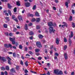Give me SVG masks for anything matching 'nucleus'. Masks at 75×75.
Instances as JSON below:
<instances>
[{
	"label": "nucleus",
	"mask_w": 75,
	"mask_h": 75,
	"mask_svg": "<svg viewBox=\"0 0 75 75\" xmlns=\"http://www.w3.org/2000/svg\"><path fill=\"white\" fill-rule=\"evenodd\" d=\"M25 5L26 7H29L30 6V4L28 2H27L25 3Z\"/></svg>",
	"instance_id": "nucleus-12"
},
{
	"label": "nucleus",
	"mask_w": 75,
	"mask_h": 75,
	"mask_svg": "<svg viewBox=\"0 0 75 75\" xmlns=\"http://www.w3.org/2000/svg\"><path fill=\"white\" fill-rule=\"evenodd\" d=\"M4 12L6 13V16H8V13H7V11H4Z\"/></svg>",
	"instance_id": "nucleus-25"
},
{
	"label": "nucleus",
	"mask_w": 75,
	"mask_h": 75,
	"mask_svg": "<svg viewBox=\"0 0 75 75\" xmlns=\"http://www.w3.org/2000/svg\"><path fill=\"white\" fill-rule=\"evenodd\" d=\"M64 41L65 42H67V40L65 38H64Z\"/></svg>",
	"instance_id": "nucleus-34"
},
{
	"label": "nucleus",
	"mask_w": 75,
	"mask_h": 75,
	"mask_svg": "<svg viewBox=\"0 0 75 75\" xmlns=\"http://www.w3.org/2000/svg\"><path fill=\"white\" fill-rule=\"evenodd\" d=\"M5 19H6V20H8V21H10V19H9V17H6L5 18Z\"/></svg>",
	"instance_id": "nucleus-30"
},
{
	"label": "nucleus",
	"mask_w": 75,
	"mask_h": 75,
	"mask_svg": "<svg viewBox=\"0 0 75 75\" xmlns=\"http://www.w3.org/2000/svg\"><path fill=\"white\" fill-rule=\"evenodd\" d=\"M25 50L26 51H27V50H28V49L27 48V47H25Z\"/></svg>",
	"instance_id": "nucleus-50"
},
{
	"label": "nucleus",
	"mask_w": 75,
	"mask_h": 75,
	"mask_svg": "<svg viewBox=\"0 0 75 75\" xmlns=\"http://www.w3.org/2000/svg\"><path fill=\"white\" fill-rule=\"evenodd\" d=\"M70 38H69V44H71V43H72V42H71V39H70Z\"/></svg>",
	"instance_id": "nucleus-38"
},
{
	"label": "nucleus",
	"mask_w": 75,
	"mask_h": 75,
	"mask_svg": "<svg viewBox=\"0 0 75 75\" xmlns=\"http://www.w3.org/2000/svg\"><path fill=\"white\" fill-rule=\"evenodd\" d=\"M6 58L8 59V63L9 64V65H11V62H10V61H11V58H10V57H7Z\"/></svg>",
	"instance_id": "nucleus-5"
},
{
	"label": "nucleus",
	"mask_w": 75,
	"mask_h": 75,
	"mask_svg": "<svg viewBox=\"0 0 75 75\" xmlns=\"http://www.w3.org/2000/svg\"><path fill=\"white\" fill-rule=\"evenodd\" d=\"M1 60L3 61V62H5L6 61V58L5 57H2V58L1 59Z\"/></svg>",
	"instance_id": "nucleus-10"
},
{
	"label": "nucleus",
	"mask_w": 75,
	"mask_h": 75,
	"mask_svg": "<svg viewBox=\"0 0 75 75\" xmlns=\"http://www.w3.org/2000/svg\"><path fill=\"white\" fill-rule=\"evenodd\" d=\"M15 69L12 68L11 70V72H12L13 73H14V72H15Z\"/></svg>",
	"instance_id": "nucleus-16"
},
{
	"label": "nucleus",
	"mask_w": 75,
	"mask_h": 75,
	"mask_svg": "<svg viewBox=\"0 0 75 75\" xmlns=\"http://www.w3.org/2000/svg\"><path fill=\"white\" fill-rule=\"evenodd\" d=\"M4 47L6 48H9L10 47L11 48H12V45L10 44H5L4 45Z\"/></svg>",
	"instance_id": "nucleus-3"
},
{
	"label": "nucleus",
	"mask_w": 75,
	"mask_h": 75,
	"mask_svg": "<svg viewBox=\"0 0 75 75\" xmlns=\"http://www.w3.org/2000/svg\"><path fill=\"white\" fill-rule=\"evenodd\" d=\"M59 39L58 38H57L56 41V43L57 44H59Z\"/></svg>",
	"instance_id": "nucleus-14"
},
{
	"label": "nucleus",
	"mask_w": 75,
	"mask_h": 75,
	"mask_svg": "<svg viewBox=\"0 0 75 75\" xmlns=\"http://www.w3.org/2000/svg\"><path fill=\"white\" fill-rule=\"evenodd\" d=\"M36 44L37 47L39 48H42V46L40 42H36Z\"/></svg>",
	"instance_id": "nucleus-4"
},
{
	"label": "nucleus",
	"mask_w": 75,
	"mask_h": 75,
	"mask_svg": "<svg viewBox=\"0 0 75 75\" xmlns=\"http://www.w3.org/2000/svg\"><path fill=\"white\" fill-rule=\"evenodd\" d=\"M13 57L14 58H16V53H14L13 54Z\"/></svg>",
	"instance_id": "nucleus-28"
},
{
	"label": "nucleus",
	"mask_w": 75,
	"mask_h": 75,
	"mask_svg": "<svg viewBox=\"0 0 75 75\" xmlns=\"http://www.w3.org/2000/svg\"><path fill=\"white\" fill-rule=\"evenodd\" d=\"M41 59H42V58H41V57H39L38 58V59H39V60H41Z\"/></svg>",
	"instance_id": "nucleus-56"
},
{
	"label": "nucleus",
	"mask_w": 75,
	"mask_h": 75,
	"mask_svg": "<svg viewBox=\"0 0 75 75\" xmlns=\"http://www.w3.org/2000/svg\"><path fill=\"white\" fill-rule=\"evenodd\" d=\"M72 25H73V28H75V23H72Z\"/></svg>",
	"instance_id": "nucleus-35"
},
{
	"label": "nucleus",
	"mask_w": 75,
	"mask_h": 75,
	"mask_svg": "<svg viewBox=\"0 0 75 75\" xmlns=\"http://www.w3.org/2000/svg\"><path fill=\"white\" fill-rule=\"evenodd\" d=\"M18 68H19V67H18V66H16V69L17 70H18Z\"/></svg>",
	"instance_id": "nucleus-61"
},
{
	"label": "nucleus",
	"mask_w": 75,
	"mask_h": 75,
	"mask_svg": "<svg viewBox=\"0 0 75 75\" xmlns=\"http://www.w3.org/2000/svg\"><path fill=\"white\" fill-rule=\"evenodd\" d=\"M64 57L65 59H68V55H67V53H64Z\"/></svg>",
	"instance_id": "nucleus-7"
},
{
	"label": "nucleus",
	"mask_w": 75,
	"mask_h": 75,
	"mask_svg": "<svg viewBox=\"0 0 75 75\" xmlns=\"http://www.w3.org/2000/svg\"><path fill=\"white\" fill-rule=\"evenodd\" d=\"M65 4L66 7H67V8H68V2H66L65 3Z\"/></svg>",
	"instance_id": "nucleus-27"
},
{
	"label": "nucleus",
	"mask_w": 75,
	"mask_h": 75,
	"mask_svg": "<svg viewBox=\"0 0 75 75\" xmlns=\"http://www.w3.org/2000/svg\"><path fill=\"white\" fill-rule=\"evenodd\" d=\"M72 14H75V10H72Z\"/></svg>",
	"instance_id": "nucleus-39"
},
{
	"label": "nucleus",
	"mask_w": 75,
	"mask_h": 75,
	"mask_svg": "<svg viewBox=\"0 0 75 75\" xmlns=\"http://www.w3.org/2000/svg\"><path fill=\"white\" fill-rule=\"evenodd\" d=\"M47 65L48 67H50V63H48L47 64Z\"/></svg>",
	"instance_id": "nucleus-54"
},
{
	"label": "nucleus",
	"mask_w": 75,
	"mask_h": 75,
	"mask_svg": "<svg viewBox=\"0 0 75 75\" xmlns=\"http://www.w3.org/2000/svg\"><path fill=\"white\" fill-rule=\"evenodd\" d=\"M1 69L3 71H4V70H5V68L4 67H1Z\"/></svg>",
	"instance_id": "nucleus-40"
},
{
	"label": "nucleus",
	"mask_w": 75,
	"mask_h": 75,
	"mask_svg": "<svg viewBox=\"0 0 75 75\" xmlns=\"http://www.w3.org/2000/svg\"><path fill=\"white\" fill-rule=\"evenodd\" d=\"M35 15L36 16H37V17H39L40 16V15H39V14H38V12H36L35 13Z\"/></svg>",
	"instance_id": "nucleus-21"
},
{
	"label": "nucleus",
	"mask_w": 75,
	"mask_h": 75,
	"mask_svg": "<svg viewBox=\"0 0 75 75\" xmlns=\"http://www.w3.org/2000/svg\"><path fill=\"white\" fill-rule=\"evenodd\" d=\"M28 70L27 69H25V74H27V73H28Z\"/></svg>",
	"instance_id": "nucleus-47"
},
{
	"label": "nucleus",
	"mask_w": 75,
	"mask_h": 75,
	"mask_svg": "<svg viewBox=\"0 0 75 75\" xmlns=\"http://www.w3.org/2000/svg\"><path fill=\"white\" fill-rule=\"evenodd\" d=\"M33 36H31L30 37H29L30 40H33Z\"/></svg>",
	"instance_id": "nucleus-59"
},
{
	"label": "nucleus",
	"mask_w": 75,
	"mask_h": 75,
	"mask_svg": "<svg viewBox=\"0 0 75 75\" xmlns=\"http://www.w3.org/2000/svg\"><path fill=\"white\" fill-rule=\"evenodd\" d=\"M17 57L18 58H20V55L18 54H17Z\"/></svg>",
	"instance_id": "nucleus-58"
},
{
	"label": "nucleus",
	"mask_w": 75,
	"mask_h": 75,
	"mask_svg": "<svg viewBox=\"0 0 75 75\" xmlns=\"http://www.w3.org/2000/svg\"><path fill=\"white\" fill-rule=\"evenodd\" d=\"M12 19H13V20H14V18H15V16H12Z\"/></svg>",
	"instance_id": "nucleus-57"
},
{
	"label": "nucleus",
	"mask_w": 75,
	"mask_h": 75,
	"mask_svg": "<svg viewBox=\"0 0 75 75\" xmlns=\"http://www.w3.org/2000/svg\"><path fill=\"white\" fill-rule=\"evenodd\" d=\"M53 26H57V25L56 24V23H54L53 24Z\"/></svg>",
	"instance_id": "nucleus-60"
},
{
	"label": "nucleus",
	"mask_w": 75,
	"mask_h": 75,
	"mask_svg": "<svg viewBox=\"0 0 75 75\" xmlns=\"http://www.w3.org/2000/svg\"><path fill=\"white\" fill-rule=\"evenodd\" d=\"M74 75V72H72L71 74V75Z\"/></svg>",
	"instance_id": "nucleus-63"
},
{
	"label": "nucleus",
	"mask_w": 75,
	"mask_h": 75,
	"mask_svg": "<svg viewBox=\"0 0 75 75\" xmlns=\"http://www.w3.org/2000/svg\"><path fill=\"white\" fill-rule=\"evenodd\" d=\"M4 28H7V25L6 24H4Z\"/></svg>",
	"instance_id": "nucleus-31"
},
{
	"label": "nucleus",
	"mask_w": 75,
	"mask_h": 75,
	"mask_svg": "<svg viewBox=\"0 0 75 75\" xmlns=\"http://www.w3.org/2000/svg\"><path fill=\"white\" fill-rule=\"evenodd\" d=\"M54 28L52 27H50L49 28V31L50 33L51 34L52 32V33H54L55 31V30H53Z\"/></svg>",
	"instance_id": "nucleus-2"
},
{
	"label": "nucleus",
	"mask_w": 75,
	"mask_h": 75,
	"mask_svg": "<svg viewBox=\"0 0 75 75\" xmlns=\"http://www.w3.org/2000/svg\"><path fill=\"white\" fill-rule=\"evenodd\" d=\"M19 49H22L23 48V47L21 45H20L19 46Z\"/></svg>",
	"instance_id": "nucleus-42"
},
{
	"label": "nucleus",
	"mask_w": 75,
	"mask_h": 75,
	"mask_svg": "<svg viewBox=\"0 0 75 75\" xmlns=\"http://www.w3.org/2000/svg\"><path fill=\"white\" fill-rule=\"evenodd\" d=\"M17 29H16V28H14L13 29V31H14V32H15V31H16Z\"/></svg>",
	"instance_id": "nucleus-55"
},
{
	"label": "nucleus",
	"mask_w": 75,
	"mask_h": 75,
	"mask_svg": "<svg viewBox=\"0 0 75 75\" xmlns=\"http://www.w3.org/2000/svg\"><path fill=\"white\" fill-rule=\"evenodd\" d=\"M20 64L21 65H23V62H22V60L21 61Z\"/></svg>",
	"instance_id": "nucleus-53"
},
{
	"label": "nucleus",
	"mask_w": 75,
	"mask_h": 75,
	"mask_svg": "<svg viewBox=\"0 0 75 75\" xmlns=\"http://www.w3.org/2000/svg\"><path fill=\"white\" fill-rule=\"evenodd\" d=\"M54 74H56V75H58V73L59 72V70L56 69L54 70Z\"/></svg>",
	"instance_id": "nucleus-6"
},
{
	"label": "nucleus",
	"mask_w": 75,
	"mask_h": 75,
	"mask_svg": "<svg viewBox=\"0 0 75 75\" xmlns=\"http://www.w3.org/2000/svg\"><path fill=\"white\" fill-rule=\"evenodd\" d=\"M38 36L39 38H43V36L41 35H39Z\"/></svg>",
	"instance_id": "nucleus-22"
},
{
	"label": "nucleus",
	"mask_w": 75,
	"mask_h": 75,
	"mask_svg": "<svg viewBox=\"0 0 75 75\" xmlns=\"http://www.w3.org/2000/svg\"><path fill=\"white\" fill-rule=\"evenodd\" d=\"M9 40L11 41L12 42V44L14 45L16 44V42H15V40H16V38H9Z\"/></svg>",
	"instance_id": "nucleus-1"
},
{
	"label": "nucleus",
	"mask_w": 75,
	"mask_h": 75,
	"mask_svg": "<svg viewBox=\"0 0 75 75\" xmlns=\"http://www.w3.org/2000/svg\"><path fill=\"white\" fill-rule=\"evenodd\" d=\"M4 74L5 75H8V73H7V72L5 71L4 72Z\"/></svg>",
	"instance_id": "nucleus-45"
},
{
	"label": "nucleus",
	"mask_w": 75,
	"mask_h": 75,
	"mask_svg": "<svg viewBox=\"0 0 75 75\" xmlns=\"http://www.w3.org/2000/svg\"><path fill=\"white\" fill-rule=\"evenodd\" d=\"M63 74V72L61 71H59V73H58V75H62Z\"/></svg>",
	"instance_id": "nucleus-17"
},
{
	"label": "nucleus",
	"mask_w": 75,
	"mask_h": 75,
	"mask_svg": "<svg viewBox=\"0 0 75 75\" xmlns=\"http://www.w3.org/2000/svg\"><path fill=\"white\" fill-rule=\"evenodd\" d=\"M9 35L10 36V37H11V36H12L13 35V34L12 33H10L9 34Z\"/></svg>",
	"instance_id": "nucleus-49"
},
{
	"label": "nucleus",
	"mask_w": 75,
	"mask_h": 75,
	"mask_svg": "<svg viewBox=\"0 0 75 75\" xmlns=\"http://www.w3.org/2000/svg\"><path fill=\"white\" fill-rule=\"evenodd\" d=\"M40 18H37L36 19V21L37 22H39V21H40Z\"/></svg>",
	"instance_id": "nucleus-19"
},
{
	"label": "nucleus",
	"mask_w": 75,
	"mask_h": 75,
	"mask_svg": "<svg viewBox=\"0 0 75 75\" xmlns=\"http://www.w3.org/2000/svg\"><path fill=\"white\" fill-rule=\"evenodd\" d=\"M14 21H16V22L17 23L18 22V19L17 18H15L14 19Z\"/></svg>",
	"instance_id": "nucleus-43"
},
{
	"label": "nucleus",
	"mask_w": 75,
	"mask_h": 75,
	"mask_svg": "<svg viewBox=\"0 0 75 75\" xmlns=\"http://www.w3.org/2000/svg\"><path fill=\"white\" fill-rule=\"evenodd\" d=\"M25 65L26 66V67H27L28 65V62H26L25 63Z\"/></svg>",
	"instance_id": "nucleus-37"
},
{
	"label": "nucleus",
	"mask_w": 75,
	"mask_h": 75,
	"mask_svg": "<svg viewBox=\"0 0 75 75\" xmlns=\"http://www.w3.org/2000/svg\"><path fill=\"white\" fill-rule=\"evenodd\" d=\"M63 24H64V25H62V27H63V28H64L65 26V27H67V23L65 22H63Z\"/></svg>",
	"instance_id": "nucleus-9"
},
{
	"label": "nucleus",
	"mask_w": 75,
	"mask_h": 75,
	"mask_svg": "<svg viewBox=\"0 0 75 75\" xmlns=\"http://www.w3.org/2000/svg\"><path fill=\"white\" fill-rule=\"evenodd\" d=\"M74 35V34H73V32L72 31L71 32V35L69 36L70 38H72Z\"/></svg>",
	"instance_id": "nucleus-15"
},
{
	"label": "nucleus",
	"mask_w": 75,
	"mask_h": 75,
	"mask_svg": "<svg viewBox=\"0 0 75 75\" xmlns=\"http://www.w3.org/2000/svg\"><path fill=\"white\" fill-rule=\"evenodd\" d=\"M67 48V46L65 45L63 47V49L64 50H66Z\"/></svg>",
	"instance_id": "nucleus-23"
},
{
	"label": "nucleus",
	"mask_w": 75,
	"mask_h": 75,
	"mask_svg": "<svg viewBox=\"0 0 75 75\" xmlns=\"http://www.w3.org/2000/svg\"><path fill=\"white\" fill-rule=\"evenodd\" d=\"M34 34V33L32 31H30V32H29V35H33Z\"/></svg>",
	"instance_id": "nucleus-26"
},
{
	"label": "nucleus",
	"mask_w": 75,
	"mask_h": 75,
	"mask_svg": "<svg viewBox=\"0 0 75 75\" xmlns=\"http://www.w3.org/2000/svg\"><path fill=\"white\" fill-rule=\"evenodd\" d=\"M17 8H15L13 10L14 11V12H16V11H17Z\"/></svg>",
	"instance_id": "nucleus-44"
},
{
	"label": "nucleus",
	"mask_w": 75,
	"mask_h": 75,
	"mask_svg": "<svg viewBox=\"0 0 75 75\" xmlns=\"http://www.w3.org/2000/svg\"><path fill=\"white\" fill-rule=\"evenodd\" d=\"M18 18L19 21H23V18H22L21 16H18Z\"/></svg>",
	"instance_id": "nucleus-8"
},
{
	"label": "nucleus",
	"mask_w": 75,
	"mask_h": 75,
	"mask_svg": "<svg viewBox=\"0 0 75 75\" xmlns=\"http://www.w3.org/2000/svg\"><path fill=\"white\" fill-rule=\"evenodd\" d=\"M48 25L49 27H51L52 25H53L52 22H50L48 23Z\"/></svg>",
	"instance_id": "nucleus-11"
},
{
	"label": "nucleus",
	"mask_w": 75,
	"mask_h": 75,
	"mask_svg": "<svg viewBox=\"0 0 75 75\" xmlns=\"http://www.w3.org/2000/svg\"><path fill=\"white\" fill-rule=\"evenodd\" d=\"M25 30H28V25L27 24H25Z\"/></svg>",
	"instance_id": "nucleus-18"
},
{
	"label": "nucleus",
	"mask_w": 75,
	"mask_h": 75,
	"mask_svg": "<svg viewBox=\"0 0 75 75\" xmlns=\"http://www.w3.org/2000/svg\"><path fill=\"white\" fill-rule=\"evenodd\" d=\"M8 14H9V15L10 16H11V11L10 10H8Z\"/></svg>",
	"instance_id": "nucleus-24"
},
{
	"label": "nucleus",
	"mask_w": 75,
	"mask_h": 75,
	"mask_svg": "<svg viewBox=\"0 0 75 75\" xmlns=\"http://www.w3.org/2000/svg\"><path fill=\"white\" fill-rule=\"evenodd\" d=\"M47 74L48 75H50V72H49V71H48L47 72Z\"/></svg>",
	"instance_id": "nucleus-62"
},
{
	"label": "nucleus",
	"mask_w": 75,
	"mask_h": 75,
	"mask_svg": "<svg viewBox=\"0 0 75 75\" xmlns=\"http://www.w3.org/2000/svg\"><path fill=\"white\" fill-rule=\"evenodd\" d=\"M8 8H11V6L10 5V4H8Z\"/></svg>",
	"instance_id": "nucleus-29"
},
{
	"label": "nucleus",
	"mask_w": 75,
	"mask_h": 75,
	"mask_svg": "<svg viewBox=\"0 0 75 75\" xmlns=\"http://www.w3.org/2000/svg\"><path fill=\"white\" fill-rule=\"evenodd\" d=\"M72 17L71 16L69 18V21H72Z\"/></svg>",
	"instance_id": "nucleus-36"
},
{
	"label": "nucleus",
	"mask_w": 75,
	"mask_h": 75,
	"mask_svg": "<svg viewBox=\"0 0 75 75\" xmlns=\"http://www.w3.org/2000/svg\"><path fill=\"white\" fill-rule=\"evenodd\" d=\"M5 34L6 35H7V36H8V33H5Z\"/></svg>",
	"instance_id": "nucleus-48"
},
{
	"label": "nucleus",
	"mask_w": 75,
	"mask_h": 75,
	"mask_svg": "<svg viewBox=\"0 0 75 75\" xmlns=\"http://www.w3.org/2000/svg\"><path fill=\"white\" fill-rule=\"evenodd\" d=\"M54 55H55V56H58V54L57 53H56L54 54Z\"/></svg>",
	"instance_id": "nucleus-52"
},
{
	"label": "nucleus",
	"mask_w": 75,
	"mask_h": 75,
	"mask_svg": "<svg viewBox=\"0 0 75 75\" xmlns=\"http://www.w3.org/2000/svg\"><path fill=\"white\" fill-rule=\"evenodd\" d=\"M16 4H17V6H20V5H20V1H16Z\"/></svg>",
	"instance_id": "nucleus-13"
},
{
	"label": "nucleus",
	"mask_w": 75,
	"mask_h": 75,
	"mask_svg": "<svg viewBox=\"0 0 75 75\" xmlns=\"http://www.w3.org/2000/svg\"><path fill=\"white\" fill-rule=\"evenodd\" d=\"M4 75V73L3 72H1V75Z\"/></svg>",
	"instance_id": "nucleus-64"
},
{
	"label": "nucleus",
	"mask_w": 75,
	"mask_h": 75,
	"mask_svg": "<svg viewBox=\"0 0 75 75\" xmlns=\"http://www.w3.org/2000/svg\"><path fill=\"white\" fill-rule=\"evenodd\" d=\"M35 21V18H33L32 19V22H34V21Z\"/></svg>",
	"instance_id": "nucleus-46"
},
{
	"label": "nucleus",
	"mask_w": 75,
	"mask_h": 75,
	"mask_svg": "<svg viewBox=\"0 0 75 75\" xmlns=\"http://www.w3.org/2000/svg\"><path fill=\"white\" fill-rule=\"evenodd\" d=\"M6 69L7 70V71H8V70H9L10 68H9V67L8 66H6Z\"/></svg>",
	"instance_id": "nucleus-32"
},
{
	"label": "nucleus",
	"mask_w": 75,
	"mask_h": 75,
	"mask_svg": "<svg viewBox=\"0 0 75 75\" xmlns=\"http://www.w3.org/2000/svg\"><path fill=\"white\" fill-rule=\"evenodd\" d=\"M40 51V50L39 49H36L35 50V52H39Z\"/></svg>",
	"instance_id": "nucleus-20"
},
{
	"label": "nucleus",
	"mask_w": 75,
	"mask_h": 75,
	"mask_svg": "<svg viewBox=\"0 0 75 75\" xmlns=\"http://www.w3.org/2000/svg\"><path fill=\"white\" fill-rule=\"evenodd\" d=\"M29 54H31V55H32L33 53V52L31 51H29Z\"/></svg>",
	"instance_id": "nucleus-51"
},
{
	"label": "nucleus",
	"mask_w": 75,
	"mask_h": 75,
	"mask_svg": "<svg viewBox=\"0 0 75 75\" xmlns=\"http://www.w3.org/2000/svg\"><path fill=\"white\" fill-rule=\"evenodd\" d=\"M36 5H35L33 7V10H35V9H36Z\"/></svg>",
	"instance_id": "nucleus-33"
},
{
	"label": "nucleus",
	"mask_w": 75,
	"mask_h": 75,
	"mask_svg": "<svg viewBox=\"0 0 75 75\" xmlns=\"http://www.w3.org/2000/svg\"><path fill=\"white\" fill-rule=\"evenodd\" d=\"M37 29H39L40 28V26L38 25L36 27Z\"/></svg>",
	"instance_id": "nucleus-41"
}]
</instances>
